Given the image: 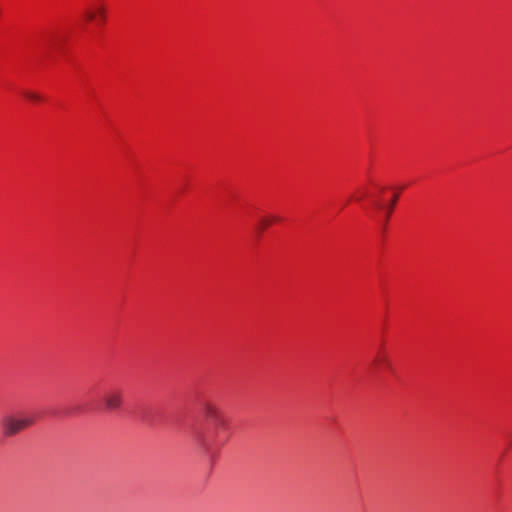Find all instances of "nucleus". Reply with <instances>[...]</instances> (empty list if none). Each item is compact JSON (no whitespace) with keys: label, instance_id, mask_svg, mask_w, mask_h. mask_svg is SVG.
<instances>
[{"label":"nucleus","instance_id":"f257e3e1","mask_svg":"<svg viewBox=\"0 0 512 512\" xmlns=\"http://www.w3.org/2000/svg\"><path fill=\"white\" fill-rule=\"evenodd\" d=\"M35 421V417L29 414H23L19 417L7 415L1 420L2 433L6 437L14 436L32 426Z\"/></svg>","mask_w":512,"mask_h":512},{"label":"nucleus","instance_id":"f03ea898","mask_svg":"<svg viewBox=\"0 0 512 512\" xmlns=\"http://www.w3.org/2000/svg\"><path fill=\"white\" fill-rule=\"evenodd\" d=\"M103 403L108 411L120 409L123 403V393L118 389L107 391L103 396Z\"/></svg>","mask_w":512,"mask_h":512},{"label":"nucleus","instance_id":"7ed1b4c3","mask_svg":"<svg viewBox=\"0 0 512 512\" xmlns=\"http://www.w3.org/2000/svg\"><path fill=\"white\" fill-rule=\"evenodd\" d=\"M204 415L210 422L215 423L217 426H225L226 421L222 416L219 408L213 403H206L203 408Z\"/></svg>","mask_w":512,"mask_h":512},{"label":"nucleus","instance_id":"20e7f679","mask_svg":"<svg viewBox=\"0 0 512 512\" xmlns=\"http://www.w3.org/2000/svg\"><path fill=\"white\" fill-rule=\"evenodd\" d=\"M105 8L102 5L86 8L84 10V19L87 22H93L99 20L103 22L105 20Z\"/></svg>","mask_w":512,"mask_h":512},{"label":"nucleus","instance_id":"39448f33","mask_svg":"<svg viewBox=\"0 0 512 512\" xmlns=\"http://www.w3.org/2000/svg\"><path fill=\"white\" fill-rule=\"evenodd\" d=\"M276 221H280V218L277 216H269V217L262 218L260 220V228L265 229V228L269 227L273 222H276Z\"/></svg>","mask_w":512,"mask_h":512},{"label":"nucleus","instance_id":"423d86ee","mask_svg":"<svg viewBox=\"0 0 512 512\" xmlns=\"http://www.w3.org/2000/svg\"><path fill=\"white\" fill-rule=\"evenodd\" d=\"M374 363H375L376 365H381V364H383V365L389 366V360H388L387 356H386L385 354H382L381 352H379V353L376 355V357H375V359H374Z\"/></svg>","mask_w":512,"mask_h":512},{"label":"nucleus","instance_id":"0eeeda50","mask_svg":"<svg viewBox=\"0 0 512 512\" xmlns=\"http://www.w3.org/2000/svg\"><path fill=\"white\" fill-rule=\"evenodd\" d=\"M23 95H24V97H26L27 99H29L31 101H41L42 100V96L33 91H28V90L24 91Z\"/></svg>","mask_w":512,"mask_h":512},{"label":"nucleus","instance_id":"6e6552de","mask_svg":"<svg viewBox=\"0 0 512 512\" xmlns=\"http://www.w3.org/2000/svg\"><path fill=\"white\" fill-rule=\"evenodd\" d=\"M397 197H398L397 195H395V196L393 197V199H392V201H391V203H390V206H389V208H388V211H387V217H389V215L391 214V212H392V210H393V207H394V205H395V203H396V201H397Z\"/></svg>","mask_w":512,"mask_h":512}]
</instances>
